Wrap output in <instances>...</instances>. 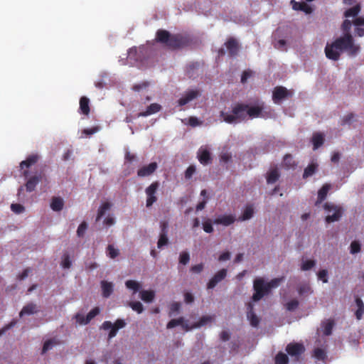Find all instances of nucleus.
Here are the masks:
<instances>
[{
  "instance_id": "f257e3e1",
  "label": "nucleus",
  "mask_w": 364,
  "mask_h": 364,
  "mask_svg": "<svg viewBox=\"0 0 364 364\" xmlns=\"http://www.w3.org/2000/svg\"><path fill=\"white\" fill-rule=\"evenodd\" d=\"M352 23L348 19L344 20L341 26L343 36L326 44L324 52L328 59L337 61L343 51H346L350 56H355L360 52V45L355 43L354 38L350 33Z\"/></svg>"
},
{
  "instance_id": "f03ea898",
  "label": "nucleus",
  "mask_w": 364,
  "mask_h": 364,
  "mask_svg": "<svg viewBox=\"0 0 364 364\" xmlns=\"http://www.w3.org/2000/svg\"><path fill=\"white\" fill-rule=\"evenodd\" d=\"M264 103H258L255 106H250L242 102L236 103L232 108L230 113L221 111L220 116L223 121L228 124H237L247 120L248 118L258 117L267 118L272 116V110H264Z\"/></svg>"
},
{
  "instance_id": "7ed1b4c3",
  "label": "nucleus",
  "mask_w": 364,
  "mask_h": 364,
  "mask_svg": "<svg viewBox=\"0 0 364 364\" xmlns=\"http://www.w3.org/2000/svg\"><path fill=\"white\" fill-rule=\"evenodd\" d=\"M39 156L33 154L27 156V158L20 163V168L22 171V175L28 180L25 184L26 191L32 192L35 190L36 186L43 180L44 173L41 171L36 173L33 176H30L28 168L35 165L39 160Z\"/></svg>"
},
{
  "instance_id": "20e7f679",
  "label": "nucleus",
  "mask_w": 364,
  "mask_h": 364,
  "mask_svg": "<svg viewBox=\"0 0 364 364\" xmlns=\"http://www.w3.org/2000/svg\"><path fill=\"white\" fill-rule=\"evenodd\" d=\"M156 41L171 50H177L189 45V39L181 34H171L168 31L159 29L156 33Z\"/></svg>"
},
{
  "instance_id": "39448f33",
  "label": "nucleus",
  "mask_w": 364,
  "mask_h": 364,
  "mask_svg": "<svg viewBox=\"0 0 364 364\" xmlns=\"http://www.w3.org/2000/svg\"><path fill=\"white\" fill-rule=\"evenodd\" d=\"M323 208L327 213L326 222L328 223L338 221L342 217L343 210L341 207L336 205L333 203H326Z\"/></svg>"
},
{
  "instance_id": "423d86ee",
  "label": "nucleus",
  "mask_w": 364,
  "mask_h": 364,
  "mask_svg": "<svg viewBox=\"0 0 364 364\" xmlns=\"http://www.w3.org/2000/svg\"><path fill=\"white\" fill-rule=\"evenodd\" d=\"M253 288L255 293L252 299L254 301H259L264 295L269 292L267 287V283L264 282L262 278H257L255 279Z\"/></svg>"
},
{
  "instance_id": "0eeeda50",
  "label": "nucleus",
  "mask_w": 364,
  "mask_h": 364,
  "mask_svg": "<svg viewBox=\"0 0 364 364\" xmlns=\"http://www.w3.org/2000/svg\"><path fill=\"white\" fill-rule=\"evenodd\" d=\"M126 326V322L123 319L118 318L115 321L114 323H112L109 321H105L102 324L101 328L104 330H109L110 331L108 334V339L110 340L112 338L115 337L119 329L124 328Z\"/></svg>"
},
{
  "instance_id": "6e6552de",
  "label": "nucleus",
  "mask_w": 364,
  "mask_h": 364,
  "mask_svg": "<svg viewBox=\"0 0 364 364\" xmlns=\"http://www.w3.org/2000/svg\"><path fill=\"white\" fill-rule=\"evenodd\" d=\"M287 353L294 358V361H299L300 356L304 353L305 348L302 343H290L286 347Z\"/></svg>"
},
{
  "instance_id": "1a4fd4ad",
  "label": "nucleus",
  "mask_w": 364,
  "mask_h": 364,
  "mask_svg": "<svg viewBox=\"0 0 364 364\" xmlns=\"http://www.w3.org/2000/svg\"><path fill=\"white\" fill-rule=\"evenodd\" d=\"M159 187V183L158 181L153 182L145 189L146 195V206L147 208L151 207L157 200L156 196V191Z\"/></svg>"
},
{
  "instance_id": "9d476101",
  "label": "nucleus",
  "mask_w": 364,
  "mask_h": 364,
  "mask_svg": "<svg viewBox=\"0 0 364 364\" xmlns=\"http://www.w3.org/2000/svg\"><path fill=\"white\" fill-rule=\"evenodd\" d=\"M291 97V92L283 86L274 87L272 93V100L274 103L278 104L282 100Z\"/></svg>"
},
{
  "instance_id": "9b49d317",
  "label": "nucleus",
  "mask_w": 364,
  "mask_h": 364,
  "mask_svg": "<svg viewBox=\"0 0 364 364\" xmlns=\"http://www.w3.org/2000/svg\"><path fill=\"white\" fill-rule=\"evenodd\" d=\"M227 275V269H222L219 270L208 282L207 288L208 289H213L219 282L223 280Z\"/></svg>"
},
{
  "instance_id": "f8f14e48",
  "label": "nucleus",
  "mask_w": 364,
  "mask_h": 364,
  "mask_svg": "<svg viewBox=\"0 0 364 364\" xmlns=\"http://www.w3.org/2000/svg\"><path fill=\"white\" fill-rule=\"evenodd\" d=\"M225 45L230 57H235L237 55L240 47L236 39L234 38H230L225 42Z\"/></svg>"
},
{
  "instance_id": "ddd939ff",
  "label": "nucleus",
  "mask_w": 364,
  "mask_h": 364,
  "mask_svg": "<svg viewBox=\"0 0 364 364\" xmlns=\"http://www.w3.org/2000/svg\"><path fill=\"white\" fill-rule=\"evenodd\" d=\"M158 168L156 162H151L149 165L144 166L138 169L137 175L139 177H146L154 173Z\"/></svg>"
},
{
  "instance_id": "4468645a",
  "label": "nucleus",
  "mask_w": 364,
  "mask_h": 364,
  "mask_svg": "<svg viewBox=\"0 0 364 364\" xmlns=\"http://www.w3.org/2000/svg\"><path fill=\"white\" fill-rule=\"evenodd\" d=\"M254 305L251 302L247 304V318L250 321V325L253 327H257L260 319L253 311Z\"/></svg>"
},
{
  "instance_id": "2eb2a0df",
  "label": "nucleus",
  "mask_w": 364,
  "mask_h": 364,
  "mask_svg": "<svg viewBox=\"0 0 364 364\" xmlns=\"http://www.w3.org/2000/svg\"><path fill=\"white\" fill-rule=\"evenodd\" d=\"M179 325L181 326L182 328L185 331H189L191 330V327H190V326L187 323V321H186L185 318L182 316L176 319H171L167 323L166 328L168 329H171Z\"/></svg>"
},
{
  "instance_id": "dca6fc26",
  "label": "nucleus",
  "mask_w": 364,
  "mask_h": 364,
  "mask_svg": "<svg viewBox=\"0 0 364 364\" xmlns=\"http://www.w3.org/2000/svg\"><path fill=\"white\" fill-rule=\"evenodd\" d=\"M198 159L200 164L203 165H207L210 164L212 161V158L210 156V153L207 147L201 146L198 153Z\"/></svg>"
},
{
  "instance_id": "f3484780",
  "label": "nucleus",
  "mask_w": 364,
  "mask_h": 364,
  "mask_svg": "<svg viewBox=\"0 0 364 364\" xmlns=\"http://www.w3.org/2000/svg\"><path fill=\"white\" fill-rule=\"evenodd\" d=\"M198 90H191L187 91L178 101V105L183 106L199 96Z\"/></svg>"
},
{
  "instance_id": "a211bd4d",
  "label": "nucleus",
  "mask_w": 364,
  "mask_h": 364,
  "mask_svg": "<svg viewBox=\"0 0 364 364\" xmlns=\"http://www.w3.org/2000/svg\"><path fill=\"white\" fill-rule=\"evenodd\" d=\"M235 220V216L232 214L222 215L215 219L214 223L218 225H223L224 226H229L234 223Z\"/></svg>"
},
{
  "instance_id": "6ab92c4d",
  "label": "nucleus",
  "mask_w": 364,
  "mask_h": 364,
  "mask_svg": "<svg viewBox=\"0 0 364 364\" xmlns=\"http://www.w3.org/2000/svg\"><path fill=\"white\" fill-rule=\"evenodd\" d=\"M291 4L292 9L295 11H302L306 14H310L313 11L312 8L305 2H297L295 0H291Z\"/></svg>"
},
{
  "instance_id": "aec40b11",
  "label": "nucleus",
  "mask_w": 364,
  "mask_h": 364,
  "mask_svg": "<svg viewBox=\"0 0 364 364\" xmlns=\"http://www.w3.org/2000/svg\"><path fill=\"white\" fill-rule=\"evenodd\" d=\"M161 106L158 103H152L149 106L147 107L146 109L144 112H141L137 114L138 117H147L151 114H155L161 111Z\"/></svg>"
},
{
  "instance_id": "412c9836",
  "label": "nucleus",
  "mask_w": 364,
  "mask_h": 364,
  "mask_svg": "<svg viewBox=\"0 0 364 364\" xmlns=\"http://www.w3.org/2000/svg\"><path fill=\"white\" fill-rule=\"evenodd\" d=\"M334 326L335 321L333 319L330 318L323 321L321 323L323 334L326 336L331 335Z\"/></svg>"
},
{
  "instance_id": "4be33fe9",
  "label": "nucleus",
  "mask_w": 364,
  "mask_h": 364,
  "mask_svg": "<svg viewBox=\"0 0 364 364\" xmlns=\"http://www.w3.org/2000/svg\"><path fill=\"white\" fill-rule=\"evenodd\" d=\"M38 311V306L33 303H29L24 306L19 313V316L22 317L24 315H31Z\"/></svg>"
},
{
  "instance_id": "5701e85b",
  "label": "nucleus",
  "mask_w": 364,
  "mask_h": 364,
  "mask_svg": "<svg viewBox=\"0 0 364 364\" xmlns=\"http://www.w3.org/2000/svg\"><path fill=\"white\" fill-rule=\"evenodd\" d=\"M113 284L107 281L101 282V288L102 291V296L108 298L113 292Z\"/></svg>"
},
{
  "instance_id": "b1692460",
  "label": "nucleus",
  "mask_w": 364,
  "mask_h": 364,
  "mask_svg": "<svg viewBox=\"0 0 364 364\" xmlns=\"http://www.w3.org/2000/svg\"><path fill=\"white\" fill-rule=\"evenodd\" d=\"M64 206V201L60 197L54 196L51 199L50 208L54 211H60Z\"/></svg>"
},
{
  "instance_id": "393cba45",
  "label": "nucleus",
  "mask_w": 364,
  "mask_h": 364,
  "mask_svg": "<svg viewBox=\"0 0 364 364\" xmlns=\"http://www.w3.org/2000/svg\"><path fill=\"white\" fill-rule=\"evenodd\" d=\"M311 141L314 146V149H318L324 143V136L322 133L316 132L313 134Z\"/></svg>"
},
{
  "instance_id": "a878e982",
  "label": "nucleus",
  "mask_w": 364,
  "mask_h": 364,
  "mask_svg": "<svg viewBox=\"0 0 364 364\" xmlns=\"http://www.w3.org/2000/svg\"><path fill=\"white\" fill-rule=\"evenodd\" d=\"M80 111L85 115H88L90 114V100L87 97L83 96L80 98Z\"/></svg>"
},
{
  "instance_id": "bb28decb",
  "label": "nucleus",
  "mask_w": 364,
  "mask_h": 364,
  "mask_svg": "<svg viewBox=\"0 0 364 364\" xmlns=\"http://www.w3.org/2000/svg\"><path fill=\"white\" fill-rule=\"evenodd\" d=\"M331 187V186L330 184L325 183L319 189V191H318V198H317V201H316V204L320 203L326 199L328 192L330 190Z\"/></svg>"
},
{
  "instance_id": "cd10ccee",
  "label": "nucleus",
  "mask_w": 364,
  "mask_h": 364,
  "mask_svg": "<svg viewBox=\"0 0 364 364\" xmlns=\"http://www.w3.org/2000/svg\"><path fill=\"white\" fill-rule=\"evenodd\" d=\"M280 174L277 168L271 169L267 173V183H276L279 178Z\"/></svg>"
},
{
  "instance_id": "c85d7f7f",
  "label": "nucleus",
  "mask_w": 364,
  "mask_h": 364,
  "mask_svg": "<svg viewBox=\"0 0 364 364\" xmlns=\"http://www.w3.org/2000/svg\"><path fill=\"white\" fill-rule=\"evenodd\" d=\"M355 301L358 307V309L355 312V316L358 320H360L364 314V304L359 297H356Z\"/></svg>"
},
{
  "instance_id": "c756f323",
  "label": "nucleus",
  "mask_w": 364,
  "mask_h": 364,
  "mask_svg": "<svg viewBox=\"0 0 364 364\" xmlns=\"http://www.w3.org/2000/svg\"><path fill=\"white\" fill-rule=\"evenodd\" d=\"M318 166V164L316 162H311L310 164H309L304 171L303 178H307L313 176L317 171Z\"/></svg>"
},
{
  "instance_id": "7c9ffc66",
  "label": "nucleus",
  "mask_w": 364,
  "mask_h": 364,
  "mask_svg": "<svg viewBox=\"0 0 364 364\" xmlns=\"http://www.w3.org/2000/svg\"><path fill=\"white\" fill-rule=\"evenodd\" d=\"M254 215V209L252 205H247L242 214L241 216L239 217L238 220L245 221L250 220L252 218Z\"/></svg>"
},
{
  "instance_id": "2f4dec72",
  "label": "nucleus",
  "mask_w": 364,
  "mask_h": 364,
  "mask_svg": "<svg viewBox=\"0 0 364 364\" xmlns=\"http://www.w3.org/2000/svg\"><path fill=\"white\" fill-rule=\"evenodd\" d=\"M140 297L144 301L150 303L155 297V292L152 290H142L140 291Z\"/></svg>"
},
{
  "instance_id": "473e14b6",
  "label": "nucleus",
  "mask_w": 364,
  "mask_h": 364,
  "mask_svg": "<svg viewBox=\"0 0 364 364\" xmlns=\"http://www.w3.org/2000/svg\"><path fill=\"white\" fill-rule=\"evenodd\" d=\"M297 291L300 296H306L313 294L314 291L309 284H303L298 287Z\"/></svg>"
},
{
  "instance_id": "72a5a7b5",
  "label": "nucleus",
  "mask_w": 364,
  "mask_h": 364,
  "mask_svg": "<svg viewBox=\"0 0 364 364\" xmlns=\"http://www.w3.org/2000/svg\"><path fill=\"white\" fill-rule=\"evenodd\" d=\"M361 9V7L359 4H357L348 9H347L344 12V16L346 18H350V17H355L358 15Z\"/></svg>"
},
{
  "instance_id": "f704fd0d",
  "label": "nucleus",
  "mask_w": 364,
  "mask_h": 364,
  "mask_svg": "<svg viewBox=\"0 0 364 364\" xmlns=\"http://www.w3.org/2000/svg\"><path fill=\"white\" fill-rule=\"evenodd\" d=\"M212 319V317L210 316H203L198 322L194 323L193 325L190 326V327H191V330L200 328L206 325L208 322H210Z\"/></svg>"
},
{
  "instance_id": "c9c22d12",
  "label": "nucleus",
  "mask_w": 364,
  "mask_h": 364,
  "mask_svg": "<svg viewBox=\"0 0 364 364\" xmlns=\"http://www.w3.org/2000/svg\"><path fill=\"white\" fill-rule=\"evenodd\" d=\"M110 207L111 204L109 202L103 203L98 209L96 221H99L102 217L105 215V213L110 208Z\"/></svg>"
},
{
  "instance_id": "e433bc0d",
  "label": "nucleus",
  "mask_w": 364,
  "mask_h": 364,
  "mask_svg": "<svg viewBox=\"0 0 364 364\" xmlns=\"http://www.w3.org/2000/svg\"><path fill=\"white\" fill-rule=\"evenodd\" d=\"M289 357L283 352H279L274 357V364H288Z\"/></svg>"
},
{
  "instance_id": "4c0bfd02",
  "label": "nucleus",
  "mask_w": 364,
  "mask_h": 364,
  "mask_svg": "<svg viewBox=\"0 0 364 364\" xmlns=\"http://www.w3.org/2000/svg\"><path fill=\"white\" fill-rule=\"evenodd\" d=\"M313 356L318 360L323 361L326 358V354L323 349L316 348L314 350Z\"/></svg>"
},
{
  "instance_id": "58836bf2",
  "label": "nucleus",
  "mask_w": 364,
  "mask_h": 364,
  "mask_svg": "<svg viewBox=\"0 0 364 364\" xmlns=\"http://www.w3.org/2000/svg\"><path fill=\"white\" fill-rule=\"evenodd\" d=\"M125 285L128 289H132L134 294L136 293L141 287L140 284L134 280H127Z\"/></svg>"
},
{
  "instance_id": "ea45409f",
  "label": "nucleus",
  "mask_w": 364,
  "mask_h": 364,
  "mask_svg": "<svg viewBox=\"0 0 364 364\" xmlns=\"http://www.w3.org/2000/svg\"><path fill=\"white\" fill-rule=\"evenodd\" d=\"M168 243V234L160 233L159 238L157 242L158 248L161 249L164 246L166 245Z\"/></svg>"
},
{
  "instance_id": "a19ab883",
  "label": "nucleus",
  "mask_w": 364,
  "mask_h": 364,
  "mask_svg": "<svg viewBox=\"0 0 364 364\" xmlns=\"http://www.w3.org/2000/svg\"><path fill=\"white\" fill-rule=\"evenodd\" d=\"M129 306L138 314H141L144 311V306L139 301H131L129 302Z\"/></svg>"
},
{
  "instance_id": "79ce46f5",
  "label": "nucleus",
  "mask_w": 364,
  "mask_h": 364,
  "mask_svg": "<svg viewBox=\"0 0 364 364\" xmlns=\"http://www.w3.org/2000/svg\"><path fill=\"white\" fill-rule=\"evenodd\" d=\"M316 265V262L312 259H309L304 261L301 266V269L302 271H308L313 268Z\"/></svg>"
},
{
  "instance_id": "37998d69",
  "label": "nucleus",
  "mask_w": 364,
  "mask_h": 364,
  "mask_svg": "<svg viewBox=\"0 0 364 364\" xmlns=\"http://www.w3.org/2000/svg\"><path fill=\"white\" fill-rule=\"evenodd\" d=\"M107 253L110 258L114 259L119 255V250L115 249L112 245H109L107 247Z\"/></svg>"
},
{
  "instance_id": "c03bdc74",
  "label": "nucleus",
  "mask_w": 364,
  "mask_h": 364,
  "mask_svg": "<svg viewBox=\"0 0 364 364\" xmlns=\"http://www.w3.org/2000/svg\"><path fill=\"white\" fill-rule=\"evenodd\" d=\"M100 312V309L99 307L93 308L86 316V322L90 323V321L94 318L97 315H98Z\"/></svg>"
},
{
  "instance_id": "a18cd8bd",
  "label": "nucleus",
  "mask_w": 364,
  "mask_h": 364,
  "mask_svg": "<svg viewBox=\"0 0 364 364\" xmlns=\"http://www.w3.org/2000/svg\"><path fill=\"white\" fill-rule=\"evenodd\" d=\"M299 305L296 299H292L286 304V309L289 311H294Z\"/></svg>"
},
{
  "instance_id": "49530a36",
  "label": "nucleus",
  "mask_w": 364,
  "mask_h": 364,
  "mask_svg": "<svg viewBox=\"0 0 364 364\" xmlns=\"http://www.w3.org/2000/svg\"><path fill=\"white\" fill-rule=\"evenodd\" d=\"M87 229V223L83 221L77 228V235L80 237H82L85 235L86 230Z\"/></svg>"
},
{
  "instance_id": "de8ad7c7",
  "label": "nucleus",
  "mask_w": 364,
  "mask_h": 364,
  "mask_svg": "<svg viewBox=\"0 0 364 364\" xmlns=\"http://www.w3.org/2000/svg\"><path fill=\"white\" fill-rule=\"evenodd\" d=\"M190 261V255L187 252H182L179 256V262L183 265L187 264Z\"/></svg>"
},
{
  "instance_id": "09e8293b",
  "label": "nucleus",
  "mask_w": 364,
  "mask_h": 364,
  "mask_svg": "<svg viewBox=\"0 0 364 364\" xmlns=\"http://www.w3.org/2000/svg\"><path fill=\"white\" fill-rule=\"evenodd\" d=\"M57 343H58L57 342H54L53 340H52V339H49V340L46 341L44 343L43 348H42V354L46 353L48 350H49L50 349L52 348V347L54 344H57Z\"/></svg>"
},
{
  "instance_id": "8fccbe9b",
  "label": "nucleus",
  "mask_w": 364,
  "mask_h": 364,
  "mask_svg": "<svg viewBox=\"0 0 364 364\" xmlns=\"http://www.w3.org/2000/svg\"><path fill=\"white\" fill-rule=\"evenodd\" d=\"M181 308V304L179 302L174 301L171 304L170 311L168 313V316L171 317L173 315L174 313H177L179 311Z\"/></svg>"
},
{
  "instance_id": "3c124183",
  "label": "nucleus",
  "mask_w": 364,
  "mask_h": 364,
  "mask_svg": "<svg viewBox=\"0 0 364 364\" xmlns=\"http://www.w3.org/2000/svg\"><path fill=\"white\" fill-rule=\"evenodd\" d=\"M149 86V82L147 81L142 82L141 83L135 84L132 87V90L134 92H139L143 89H146Z\"/></svg>"
},
{
  "instance_id": "603ef678",
  "label": "nucleus",
  "mask_w": 364,
  "mask_h": 364,
  "mask_svg": "<svg viewBox=\"0 0 364 364\" xmlns=\"http://www.w3.org/2000/svg\"><path fill=\"white\" fill-rule=\"evenodd\" d=\"M317 277L319 280H321L323 283L328 282V271L326 269H321L317 273Z\"/></svg>"
},
{
  "instance_id": "864d4df0",
  "label": "nucleus",
  "mask_w": 364,
  "mask_h": 364,
  "mask_svg": "<svg viewBox=\"0 0 364 364\" xmlns=\"http://www.w3.org/2000/svg\"><path fill=\"white\" fill-rule=\"evenodd\" d=\"M281 281V278H275L272 279L269 282H267V287L268 288L269 291H270L271 289L277 287Z\"/></svg>"
},
{
  "instance_id": "5fc2aeb1",
  "label": "nucleus",
  "mask_w": 364,
  "mask_h": 364,
  "mask_svg": "<svg viewBox=\"0 0 364 364\" xmlns=\"http://www.w3.org/2000/svg\"><path fill=\"white\" fill-rule=\"evenodd\" d=\"M11 210L17 214L23 213L25 210L24 207L19 203H13L11 205Z\"/></svg>"
},
{
  "instance_id": "6e6d98bb",
  "label": "nucleus",
  "mask_w": 364,
  "mask_h": 364,
  "mask_svg": "<svg viewBox=\"0 0 364 364\" xmlns=\"http://www.w3.org/2000/svg\"><path fill=\"white\" fill-rule=\"evenodd\" d=\"M350 247L351 254H356L360 251V244L358 241H353Z\"/></svg>"
},
{
  "instance_id": "4d7b16f0",
  "label": "nucleus",
  "mask_w": 364,
  "mask_h": 364,
  "mask_svg": "<svg viewBox=\"0 0 364 364\" xmlns=\"http://www.w3.org/2000/svg\"><path fill=\"white\" fill-rule=\"evenodd\" d=\"M355 115L353 113H349L346 115H345L342 119H341V125H346L349 124L351 123L352 120L353 119Z\"/></svg>"
},
{
  "instance_id": "13d9d810",
  "label": "nucleus",
  "mask_w": 364,
  "mask_h": 364,
  "mask_svg": "<svg viewBox=\"0 0 364 364\" xmlns=\"http://www.w3.org/2000/svg\"><path fill=\"white\" fill-rule=\"evenodd\" d=\"M203 229L207 233H211L213 232V228L210 220H208L203 223Z\"/></svg>"
},
{
  "instance_id": "bf43d9fd",
  "label": "nucleus",
  "mask_w": 364,
  "mask_h": 364,
  "mask_svg": "<svg viewBox=\"0 0 364 364\" xmlns=\"http://www.w3.org/2000/svg\"><path fill=\"white\" fill-rule=\"evenodd\" d=\"M75 318L76 320V322L80 325H86L89 323L88 322H86V317H85L84 315L80 313L76 314L75 316Z\"/></svg>"
},
{
  "instance_id": "052dcab7",
  "label": "nucleus",
  "mask_w": 364,
  "mask_h": 364,
  "mask_svg": "<svg viewBox=\"0 0 364 364\" xmlns=\"http://www.w3.org/2000/svg\"><path fill=\"white\" fill-rule=\"evenodd\" d=\"M196 167L193 165L189 166L185 171V178L190 179L196 172Z\"/></svg>"
},
{
  "instance_id": "680f3d73",
  "label": "nucleus",
  "mask_w": 364,
  "mask_h": 364,
  "mask_svg": "<svg viewBox=\"0 0 364 364\" xmlns=\"http://www.w3.org/2000/svg\"><path fill=\"white\" fill-rule=\"evenodd\" d=\"M62 266L65 269H68L71 266V260L70 259V256L68 254H65L63 255Z\"/></svg>"
},
{
  "instance_id": "e2e57ef3",
  "label": "nucleus",
  "mask_w": 364,
  "mask_h": 364,
  "mask_svg": "<svg viewBox=\"0 0 364 364\" xmlns=\"http://www.w3.org/2000/svg\"><path fill=\"white\" fill-rule=\"evenodd\" d=\"M252 75V71L250 70H245L241 76V82L245 83L248 78H250Z\"/></svg>"
},
{
  "instance_id": "0e129e2a",
  "label": "nucleus",
  "mask_w": 364,
  "mask_h": 364,
  "mask_svg": "<svg viewBox=\"0 0 364 364\" xmlns=\"http://www.w3.org/2000/svg\"><path fill=\"white\" fill-rule=\"evenodd\" d=\"M203 269V264H198L196 265H193L191 268V271L193 273H200Z\"/></svg>"
},
{
  "instance_id": "69168bd1",
  "label": "nucleus",
  "mask_w": 364,
  "mask_h": 364,
  "mask_svg": "<svg viewBox=\"0 0 364 364\" xmlns=\"http://www.w3.org/2000/svg\"><path fill=\"white\" fill-rule=\"evenodd\" d=\"M184 301L186 304H191L194 301V296L190 292H186L184 294Z\"/></svg>"
},
{
  "instance_id": "338daca9",
  "label": "nucleus",
  "mask_w": 364,
  "mask_h": 364,
  "mask_svg": "<svg viewBox=\"0 0 364 364\" xmlns=\"http://www.w3.org/2000/svg\"><path fill=\"white\" fill-rule=\"evenodd\" d=\"M220 339L223 341H227L230 339V335L228 331H223L220 335Z\"/></svg>"
},
{
  "instance_id": "774afa93",
  "label": "nucleus",
  "mask_w": 364,
  "mask_h": 364,
  "mask_svg": "<svg viewBox=\"0 0 364 364\" xmlns=\"http://www.w3.org/2000/svg\"><path fill=\"white\" fill-rule=\"evenodd\" d=\"M353 23L355 26H364V17H358L355 18L353 21Z\"/></svg>"
}]
</instances>
